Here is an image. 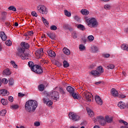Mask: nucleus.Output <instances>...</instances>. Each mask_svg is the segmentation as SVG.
I'll list each match as a JSON object with an SVG mask.
<instances>
[{
    "label": "nucleus",
    "instance_id": "f8f14e48",
    "mask_svg": "<svg viewBox=\"0 0 128 128\" xmlns=\"http://www.w3.org/2000/svg\"><path fill=\"white\" fill-rule=\"evenodd\" d=\"M21 48H23L24 50H28L30 48V44L26 42H22L20 43Z\"/></svg>",
    "mask_w": 128,
    "mask_h": 128
},
{
    "label": "nucleus",
    "instance_id": "c85d7f7f",
    "mask_svg": "<svg viewBox=\"0 0 128 128\" xmlns=\"http://www.w3.org/2000/svg\"><path fill=\"white\" fill-rule=\"evenodd\" d=\"M71 94H72V96L75 100H78L80 98V96H78V94L74 92H73V93H72Z\"/></svg>",
    "mask_w": 128,
    "mask_h": 128
},
{
    "label": "nucleus",
    "instance_id": "393cba45",
    "mask_svg": "<svg viewBox=\"0 0 128 128\" xmlns=\"http://www.w3.org/2000/svg\"><path fill=\"white\" fill-rule=\"evenodd\" d=\"M44 85L40 84L38 86V90L40 92H44Z\"/></svg>",
    "mask_w": 128,
    "mask_h": 128
},
{
    "label": "nucleus",
    "instance_id": "a878e982",
    "mask_svg": "<svg viewBox=\"0 0 128 128\" xmlns=\"http://www.w3.org/2000/svg\"><path fill=\"white\" fill-rule=\"evenodd\" d=\"M112 116H106V120L107 122H108V124H110V122H112Z\"/></svg>",
    "mask_w": 128,
    "mask_h": 128
},
{
    "label": "nucleus",
    "instance_id": "052dcab7",
    "mask_svg": "<svg viewBox=\"0 0 128 128\" xmlns=\"http://www.w3.org/2000/svg\"><path fill=\"white\" fill-rule=\"evenodd\" d=\"M28 36H32L34 35V32L32 30L28 31Z\"/></svg>",
    "mask_w": 128,
    "mask_h": 128
},
{
    "label": "nucleus",
    "instance_id": "6e6d98bb",
    "mask_svg": "<svg viewBox=\"0 0 128 128\" xmlns=\"http://www.w3.org/2000/svg\"><path fill=\"white\" fill-rule=\"evenodd\" d=\"M8 100L10 102H14V97L10 96L8 98Z\"/></svg>",
    "mask_w": 128,
    "mask_h": 128
},
{
    "label": "nucleus",
    "instance_id": "dca6fc26",
    "mask_svg": "<svg viewBox=\"0 0 128 128\" xmlns=\"http://www.w3.org/2000/svg\"><path fill=\"white\" fill-rule=\"evenodd\" d=\"M0 36L2 40H4V42H6V38H8L6 35V34L4 32H0Z\"/></svg>",
    "mask_w": 128,
    "mask_h": 128
},
{
    "label": "nucleus",
    "instance_id": "4d7b16f0",
    "mask_svg": "<svg viewBox=\"0 0 128 128\" xmlns=\"http://www.w3.org/2000/svg\"><path fill=\"white\" fill-rule=\"evenodd\" d=\"M34 126H40V123L38 122H35L34 123Z\"/></svg>",
    "mask_w": 128,
    "mask_h": 128
},
{
    "label": "nucleus",
    "instance_id": "58836bf2",
    "mask_svg": "<svg viewBox=\"0 0 128 128\" xmlns=\"http://www.w3.org/2000/svg\"><path fill=\"white\" fill-rule=\"evenodd\" d=\"M58 91L60 92V94H66V91L64 90H63V88H59Z\"/></svg>",
    "mask_w": 128,
    "mask_h": 128
},
{
    "label": "nucleus",
    "instance_id": "ea45409f",
    "mask_svg": "<svg viewBox=\"0 0 128 128\" xmlns=\"http://www.w3.org/2000/svg\"><path fill=\"white\" fill-rule=\"evenodd\" d=\"M8 10H12L13 12H16V8L14 6H10L8 8Z\"/></svg>",
    "mask_w": 128,
    "mask_h": 128
},
{
    "label": "nucleus",
    "instance_id": "4be33fe9",
    "mask_svg": "<svg viewBox=\"0 0 128 128\" xmlns=\"http://www.w3.org/2000/svg\"><path fill=\"white\" fill-rule=\"evenodd\" d=\"M46 34L51 40H54L56 38V36L53 33L49 32H47Z\"/></svg>",
    "mask_w": 128,
    "mask_h": 128
},
{
    "label": "nucleus",
    "instance_id": "f257e3e1",
    "mask_svg": "<svg viewBox=\"0 0 128 128\" xmlns=\"http://www.w3.org/2000/svg\"><path fill=\"white\" fill-rule=\"evenodd\" d=\"M38 102L34 100L27 101L25 104V109L28 112H34L38 108Z\"/></svg>",
    "mask_w": 128,
    "mask_h": 128
},
{
    "label": "nucleus",
    "instance_id": "9b49d317",
    "mask_svg": "<svg viewBox=\"0 0 128 128\" xmlns=\"http://www.w3.org/2000/svg\"><path fill=\"white\" fill-rule=\"evenodd\" d=\"M95 100L97 104L99 106H102L103 102L100 97L98 96H95Z\"/></svg>",
    "mask_w": 128,
    "mask_h": 128
},
{
    "label": "nucleus",
    "instance_id": "473e14b6",
    "mask_svg": "<svg viewBox=\"0 0 128 128\" xmlns=\"http://www.w3.org/2000/svg\"><path fill=\"white\" fill-rule=\"evenodd\" d=\"M122 50H126L128 52V46H126V44H123L121 46Z\"/></svg>",
    "mask_w": 128,
    "mask_h": 128
},
{
    "label": "nucleus",
    "instance_id": "72a5a7b5",
    "mask_svg": "<svg viewBox=\"0 0 128 128\" xmlns=\"http://www.w3.org/2000/svg\"><path fill=\"white\" fill-rule=\"evenodd\" d=\"M63 66L64 68H68V66H70V64H68L66 60H64L63 62Z\"/></svg>",
    "mask_w": 128,
    "mask_h": 128
},
{
    "label": "nucleus",
    "instance_id": "39448f33",
    "mask_svg": "<svg viewBox=\"0 0 128 128\" xmlns=\"http://www.w3.org/2000/svg\"><path fill=\"white\" fill-rule=\"evenodd\" d=\"M68 116L70 120H72V122H78V120H80V116L74 112H70L68 114Z\"/></svg>",
    "mask_w": 128,
    "mask_h": 128
},
{
    "label": "nucleus",
    "instance_id": "f3484780",
    "mask_svg": "<svg viewBox=\"0 0 128 128\" xmlns=\"http://www.w3.org/2000/svg\"><path fill=\"white\" fill-rule=\"evenodd\" d=\"M66 90L69 94H71L74 92V89L70 86H68L66 88Z\"/></svg>",
    "mask_w": 128,
    "mask_h": 128
},
{
    "label": "nucleus",
    "instance_id": "9d476101",
    "mask_svg": "<svg viewBox=\"0 0 128 128\" xmlns=\"http://www.w3.org/2000/svg\"><path fill=\"white\" fill-rule=\"evenodd\" d=\"M96 120L97 122H98L99 124H100L101 126H104L106 122L104 118L102 116H98L96 117Z\"/></svg>",
    "mask_w": 128,
    "mask_h": 128
},
{
    "label": "nucleus",
    "instance_id": "0eeeda50",
    "mask_svg": "<svg viewBox=\"0 0 128 128\" xmlns=\"http://www.w3.org/2000/svg\"><path fill=\"white\" fill-rule=\"evenodd\" d=\"M82 96L87 102H92V94L88 92H84L82 94Z\"/></svg>",
    "mask_w": 128,
    "mask_h": 128
},
{
    "label": "nucleus",
    "instance_id": "de8ad7c7",
    "mask_svg": "<svg viewBox=\"0 0 128 128\" xmlns=\"http://www.w3.org/2000/svg\"><path fill=\"white\" fill-rule=\"evenodd\" d=\"M79 48L80 50H86V46H84L83 44H80L79 46Z\"/></svg>",
    "mask_w": 128,
    "mask_h": 128
},
{
    "label": "nucleus",
    "instance_id": "bf43d9fd",
    "mask_svg": "<svg viewBox=\"0 0 128 128\" xmlns=\"http://www.w3.org/2000/svg\"><path fill=\"white\" fill-rule=\"evenodd\" d=\"M9 94L8 92V90H4V94L3 96H8Z\"/></svg>",
    "mask_w": 128,
    "mask_h": 128
},
{
    "label": "nucleus",
    "instance_id": "37998d69",
    "mask_svg": "<svg viewBox=\"0 0 128 128\" xmlns=\"http://www.w3.org/2000/svg\"><path fill=\"white\" fill-rule=\"evenodd\" d=\"M92 52H96L98 50V48L96 46L92 47Z\"/></svg>",
    "mask_w": 128,
    "mask_h": 128
},
{
    "label": "nucleus",
    "instance_id": "69168bd1",
    "mask_svg": "<svg viewBox=\"0 0 128 128\" xmlns=\"http://www.w3.org/2000/svg\"><path fill=\"white\" fill-rule=\"evenodd\" d=\"M0 94H2V96H4V90H0Z\"/></svg>",
    "mask_w": 128,
    "mask_h": 128
},
{
    "label": "nucleus",
    "instance_id": "2eb2a0df",
    "mask_svg": "<svg viewBox=\"0 0 128 128\" xmlns=\"http://www.w3.org/2000/svg\"><path fill=\"white\" fill-rule=\"evenodd\" d=\"M94 76H100V74L96 70H92L90 72Z\"/></svg>",
    "mask_w": 128,
    "mask_h": 128
},
{
    "label": "nucleus",
    "instance_id": "a211bd4d",
    "mask_svg": "<svg viewBox=\"0 0 128 128\" xmlns=\"http://www.w3.org/2000/svg\"><path fill=\"white\" fill-rule=\"evenodd\" d=\"M12 72H10V68L5 69L3 71V74H4V76H10Z\"/></svg>",
    "mask_w": 128,
    "mask_h": 128
},
{
    "label": "nucleus",
    "instance_id": "c9c22d12",
    "mask_svg": "<svg viewBox=\"0 0 128 128\" xmlns=\"http://www.w3.org/2000/svg\"><path fill=\"white\" fill-rule=\"evenodd\" d=\"M42 22H44V24H45V26H48V20H46L44 18L42 17Z\"/></svg>",
    "mask_w": 128,
    "mask_h": 128
},
{
    "label": "nucleus",
    "instance_id": "ddd939ff",
    "mask_svg": "<svg viewBox=\"0 0 128 128\" xmlns=\"http://www.w3.org/2000/svg\"><path fill=\"white\" fill-rule=\"evenodd\" d=\"M111 94L112 95L114 98H116V96H118V92L114 88H112L111 90Z\"/></svg>",
    "mask_w": 128,
    "mask_h": 128
},
{
    "label": "nucleus",
    "instance_id": "4468645a",
    "mask_svg": "<svg viewBox=\"0 0 128 128\" xmlns=\"http://www.w3.org/2000/svg\"><path fill=\"white\" fill-rule=\"evenodd\" d=\"M36 54L39 56V58H40V56H44V49L40 48L38 50L36 51Z\"/></svg>",
    "mask_w": 128,
    "mask_h": 128
},
{
    "label": "nucleus",
    "instance_id": "f704fd0d",
    "mask_svg": "<svg viewBox=\"0 0 128 128\" xmlns=\"http://www.w3.org/2000/svg\"><path fill=\"white\" fill-rule=\"evenodd\" d=\"M107 70H114V66L112 64H110L106 67Z\"/></svg>",
    "mask_w": 128,
    "mask_h": 128
},
{
    "label": "nucleus",
    "instance_id": "cd10ccee",
    "mask_svg": "<svg viewBox=\"0 0 128 128\" xmlns=\"http://www.w3.org/2000/svg\"><path fill=\"white\" fill-rule=\"evenodd\" d=\"M78 28V30H86V28L84 27V25L82 24H80L79 25H78L77 26Z\"/></svg>",
    "mask_w": 128,
    "mask_h": 128
},
{
    "label": "nucleus",
    "instance_id": "e2e57ef3",
    "mask_svg": "<svg viewBox=\"0 0 128 128\" xmlns=\"http://www.w3.org/2000/svg\"><path fill=\"white\" fill-rule=\"evenodd\" d=\"M18 96H20L21 98H22V96H24L25 94L22 92H20L18 94Z\"/></svg>",
    "mask_w": 128,
    "mask_h": 128
},
{
    "label": "nucleus",
    "instance_id": "338daca9",
    "mask_svg": "<svg viewBox=\"0 0 128 128\" xmlns=\"http://www.w3.org/2000/svg\"><path fill=\"white\" fill-rule=\"evenodd\" d=\"M13 67L14 68H18V65H16V63L13 65Z\"/></svg>",
    "mask_w": 128,
    "mask_h": 128
},
{
    "label": "nucleus",
    "instance_id": "a19ab883",
    "mask_svg": "<svg viewBox=\"0 0 128 128\" xmlns=\"http://www.w3.org/2000/svg\"><path fill=\"white\" fill-rule=\"evenodd\" d=\"M1 103L3 106H6L8 104V102H6V99L1 100Z\"/></svg>",
    "mask_w": 128,
    "mask_h": 128
},
{
    "label": "nucleus",
    "instance_id": "0e129e2a",
    "mask_svg": "<svg viewBox=\"0 0 128 128\" xmlns=\"http://www.w3.org/2000/svg\"><path fill=\"white\" fill-rule=\"evenodd\" d=\"M102 84V82L100 81H99L98 82H96L94 83V84H96V86H98V84Z\"/></svg>",
    "mask_w": 128,
    "mask_h": 128
},
{
    "label": "nucleus",
    "instance_id": "7c9ffc66",
    "mask_svg": "<svg viewBox=\"0 0 128 128\" xmlns=\"http://www.w3.org/2000/svg\"><path fill=\"white\" fill-rule=\"evenodd\" d=\"M87 112L88 114V116H90L92 117V116H94V112H92V110H90V109H88L87 110Z\"/></svg>",
    "mask_w": 128,
    "mask_h": 128
},
{
    "label": "nucleus",
    "instance_id": "5701e85b",
    "mask_svg": "<svg viewBox=\"0 0 128 128\" xmlns=\"http://www.w3.org/2000/svg\"><path fill=\"white\" fill-rule=\"evenodd\" d=\"M48 54L50 56H51V58L56 57V52H54L52 50H50L48 51Z\"/></svg>",
    "mask_w": 128,
    "mask_h": 128
},
{
    "label": "nucleus",
    "instance_id": "864d4df0",
    "mask_svg": "<svg viewBox=\"0 0 128 128\" xmlns=\"http://www.w3.org/2000/svg\"><path fill=\"white\" fill-rule=\"evenodd\" d=\"M104 8H106V10H110V4H106L104 6Z\"/></svg>",
    "mask_w": 128,
    "mask_h": 128
},
{
    "label": "nucleus",
    "instance_id": "b1692460",
    "mask_svg": "<svg viewBox=\"0 0 128 128\" xmlns=\"http://www.w3.org/2000/svg\"><path fill=\"white\" fill-rule=\"evenodd\" d=\"M80 12L84 16H88L90 14V12L86 9H82L81 10Z\"/></svg>",
    "mask_w": 128,
    "mask_h": 128
},
{
    "label": "nucleus",
    "instance_id": "774afa93",
    "mask_svg": "<svg viewBox=\"0 0 128 128\" xmlns=\"http://www.w3.org/2000/svg\"><path fill=\"white\" fill-rule=\"evenodd\" d=\"M16 128H24V126H20V127H18V126H16Z\"/></svg>",
    "mask_w": 128,
    "mask_h": 128
},
{
    "label": "nucleus",
    "instance_id": "5fc2aeb1",
    "mask_svg": "<svg viewBox=\"0 0 128 128\" xmlns=\"http://www.w3.org/2000/svg\"><path fill=\"white\" fill-rule=\"evenodd\" d=\"M72 36L73 38H78V34H76V32H73L72 34Z\"/></svg>",
    "mask_w": 128,
    "mask_h": 128
},
{
    "label": "nucleus",
    "instance_id": "20e7f679",
    "mask_svg": "<svg viewBox=\"0 0 128 128\" xmlns=\"http://www.w3.org/2000/svg\"><path fill=\"white\" fill-rule=\"evenodd\" d=\"M37 10L42 14H47L48 11V8L44 5H39L37 6Z\"/></svg>",
    "mask_w": 128,
    "mask_h": 128
},
{
    "label": "nucleus",
    "instance_id": "6ab92c4d",
    "mask_svg": "<svg viewBox=\"0 0 128 128\" xmlns=\"http://www.w3.org/2000/svg\"><path fill=\"white\" fill-rule=\"evenodd\" d=\"M62 52L65 54H66V56H70V51L66 48H64L62 49Z\"/></svg>",
    "mask_w": 128,
    "mask_h": 128
},
{
    "label": "nucleus",
    "instance_id": "1a4fd4ad",
    "mask_svg": "<svg viewBox=\"0 0 128 128\" xmlns=\"http://www.w3.org/2000/svg\"><path fill=\"white\" fill-rule=\"evenodd\" d=\"M50 96L54 100H58L60 98V94L58 92H53L50 94Z\"/></svg>",
    "mask_w": 128,
    "mask_h": 128
},
{
    "label": "nucleus",
    "instance_id": "6e6552de",
    "mask_svg": "<svg viewBox=\"0 0 128 128\" xmlns=\"http://www.w3.org/2000/svg\"><path fill=\"white\" fill-rule=\"evenodd\" d=\"M42 100L44 104H46L48 106H52V101L50 100L48 96H46L42 98Z\"/></svg>",
    "mask_w": 128,
    "mask_h": 128
},
{
    "label": "nucleus",
    "instance_id": "a18cd8bd",
    "mask_svg": "<svg viewBox=\"0 0 128 128\" xmlns=\"http://www.w3.org/2000/svg\"><path fill=\"white\" fill-rule=\"evenodd\" d=\"M11 108L12 110H16L18 108V104H13L11 106Z\"/></svg>",
    "mask_w": 128,
    "mask_h": 128
},
{
    "label": "nucleus",
    "instance_id": "bb28decb",
    "mask_svg": "<svg viewBox=\"0 0 128 128\" xmlns=\"http://www.w3.org/2000/svg\"><path fill=\"white\" fill-rule=\"evenodd\" d=\"M6 14H8V12H2L1 14V18L2 20H4L6 18Z\"/></svg>",
    "mask_w": 128,
    "mask_h": 128
},
{
    "label": "nucleus",
    "instance_id": "79ce46f5",
    "mask_svg": "<svg viewBox=\"0 0 128 128\" xmlns=\"http://www.w3.org/2000/svg\"><path fill=\"white\" fill-rule=\"evenodd\" d=\"M5 44H6V46H12V41H10V40H7Z\"/></svg>",
    "mask_w": 128,
    "mask_h": 128
},
{
    "label": "nucleus",
    "instance_id": "603ef678",
    "mask_svg": "<svg viewBox=\"0 0 128 128\" xmlns=\"http://www.w3.org/2000/svg\"><path fill=\"white\" fill-rule=\"evenodd\" d=\"M32 16H35V18H38V14L36 12L34 11L31 12Z\"/></svg>",
    "mask_w": 128,
    "mask_h": 128
},
{
    "label": "nucleus",
    "instance_id": "4c0bfd02",
    "mask_svg": "<svg viewBox=\"0 0 128 128\" xmlns=\"http://www.w3.org/2000/svg\"><path fill=\"white\" fill-rule=\"evenodd\" d=\"M6 110H2L0 112V114L2 116H6Z\"/></svg>",
    "mask_w": 128,
    "mask_h": 128
},
{
    "label": "nucleus",
    "instance_id": "3c124183",
    "mask_svg": "<svg viewBox=\"0 0 128 128\" xmlns=\"http://www.w3.org/2000/svg\"><path fill=\"white\" fill-rule=\"evenodd\" d=\"M102 56L104 58H110V54H102Z\"/></svg>",
    "mask_w": 128,
    "mask_h": 128
},
{
    "label": "nucleus",
    "instance_id": "c03bdc74",
    "mask_svg": "<svg viewBox=\"0 0 128 128\" xmlns=\"http://www.w3.org/2000/svg\"><path fill=\"white\" fill-rule=\"evenodd\" d=\"M8 82H9L10 86H14V79H12V78H10L9 79Z\"/></svg>",
    "mask_w": 128,
    "mask_h": 128
},
{
    "label": "nucleus",
    "instance_id": "e433bc0d",
    "mask_svg": "<svg viewBox=\"0 0 128 128\" xmlns=\"http://www.w3.org/2000/svg\"><path fill=\"white\" fill-rule=\"evenodd\" d=\"M97 70H98V72H100V74L104 72V68L102 66H100L98 68Z\"/></svg>",
    "mask_w": 128,
    "mask_h": 128
},
{
    "label": "nucleus",
    "instance_id": "412c9836",
    "mask_svg": "<svg viewBox=\"0 0 128 128\" xmlns=\"http://www.w3.org/2000/svg\"><path fill=\"white\" fill-rule=\"evenodd\" d=\"M118 106V108H126V104L122 102H119Z\"/></svg>",
    "mask_w": 128,
    "mask_h": 128
},
{
    "label": "nucleus",
    "instance_id": "2f4dec72",
    "mask_svg": "<svg viewBox=\"0 0 128 128\" xmlns=\"http://www.w3.org/2000/svg\"><path fill=\"white\" fill-rule=\"evenodd\" d=\"M28 66L30 68L31 70H32V68H34V64L32 62L30 61L28 62Z\"/></svg>",
    "mask_w": 128,
    "mask_h": 128
},
{
    "label": "nucleus",
    "instance_id": "aec40b11",
    "mask_svg": "<svg viewBox=\"0 0 128 128\" xmlns=\"http://www.w3.org/2000/svg\"><path fill=\"white\" fill-rule=\"evenodd\" d=\"M120 122H122V124H124V126H122L120 128H128V122L121 120H120Z\"/></svg>",
    "mask_w": 128,
    "mask_h": 128
},
{
    "label": "nucleus",
    "instance_id": "13d9d810",
    "mask_svg": "<svg viewBox=\"0 0 128 128\" xmlns=\"http://www.w3.org/2000/svg\"><path fill=\"white\" fill-rule=\"evenodd\" d=\"M118 96L119 98H126V96L124 95V94H119V95Z\"/></svg>",
    "mask_w": 128,
    "mask_h": 128
},
{
    "label": "nucleus",
    "instance_id": "7ed1b4c3",
    "mask_svg": "<svg viewBox=\"0 0 128 128\" xmlns=\"http://www.w3.org/2000/svg\"><path fill=\"white\" fill-rule=\"evenodd\" d=\"M86 22L90 28H96L98 26V23L96 18H89L86 20Z\"/></svg>",
    "mask_w": 128,
    "mask_h": 128
},
{
    "label": "nucleus",
    "instance_id": "49530a36",
    "mask_svg": "<svg viewBox=\"0 0 128 128\" xmlns=\"http://www.w3.org/2000/svg\"><path fill=\"white\" fill-rule=\"evenodd\" d=\"M50 30H56L58 27L54 25H52L50 27Z\"/></svg>",
    "mask_w": 128,
    "mask_h": 128
},
{
    "label": "nucleus",
    "instance_id": "f03ea898",
    "mask_svg": "<svg viewBox=\"0 0 128 128\" xmlns=\"http://www.w3.org/2000/svg\"><path fill=\"white\" fill-rule=\"evenodd\" d=\"M18 52H16V56H20L22 60H28V56H30V54H25L24 52L26 50L22 48V47H20L18 49Z\"/></svg>",
    "mask_w": 128,
    "mask_h": 128
},
{
    "label": "nucleus",
    "instance_id": "680f3d73",
    "mask_svg": "<svg viewBox=\"0 0 128 128\" xmlns=\"http://www.w3.org/2000/svg\"><path fill=\"white\" fill-rule=\"evenodd\" d=\"M74 19L77 22H80V17H78V16H75Z\"/></svg>",
    "mask_w": 128,
    "mask_h": 128
},
{
    "label": "nucleus",
    "instance_id": "423d86ee",
    "mask_svg": "<svg viewBox=\"0 0 128 128\" xmlns=\"http://www.w3.org/2000/svg\"><path fill=\"white\" fill-rule=\"evenodd\" d=\"M32 71L34 72H36V74H42L44 72L42 70V67L38 65H34V66L32 68Z\"/></svg>",
    "mask_w": 128,
    "mask_h": 128
},
{
    "label": "nucleus",
    "instance_id": "8fccbe9b",
    "mask_svg": "<svg viewBox=\"0 0 128 128\" xmlns=\"http://www.w3.org/2000/svg\"><path fill=\"white\" fill-rule=\"evenodd\" d=\"M88 40L90 41V42H92V40H94V36H89L88 38Z\"/></svg>",
    "mask_w": 128,
    "mask_h": 128
},
{
    "label": "nucleus",
    "instance_id": "09e8293b",
    "mask_svg": "<svg viewBox=\"0 0 128 128\" xmlns=\"http://www.w3.org/2000/svg\"><path fill=\"white\" fill-rule=\"evenodd\" d=\"M3 84H8V80L7 78H4L2 80H1Z\"/></svg>",
    "mask_w": 128,
    "mask_h": 128
},
{
    "label": "nucleus",
    "instance_id": "c756f323",
    "mask_svg": "<svg viewBox=\"0 0 128 128\" xmlns=\"http://www.w3.org/2000/svg\"><path fill=\"white\" fill-rule=\"evenodd\" d=\"M64 12L65 16H68V18H70V16H72V14L68 11V10H64Z\"/></svg>",
    "mask_w": 128,
    "mask_h": 128
}]
</instances>
